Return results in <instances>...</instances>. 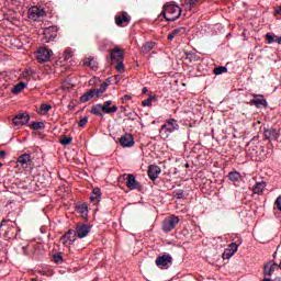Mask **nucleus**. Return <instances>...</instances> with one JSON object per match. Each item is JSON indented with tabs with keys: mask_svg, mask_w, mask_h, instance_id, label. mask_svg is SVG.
I'll list each match as a JSON object with an SVG mask.
<instances>
[{
	"mask_svg": "<svg viewBox=\"0 0 281 281\" xmlns=\"http://www.w3.org/2000/svg\"><path fill=\"white\" fill-rule=\"evenodd\" d=\"M113 101L108 100L103 104L98 103L92 105L90 113L97 115L98 117H104V114L113 115L117 113V105H112Z\"/></svg>",
	"mask_w": 281,
	"mask_h": 281,
	"instance_id": "f257e3e1",
	"label": "nucleus"
},
{
	"mask_svg": "<svg viewBox=\"0 0 281 281\" xmlns=\"http://www.w3.org/2000/svg\"><path fill=\"white\" fill-rule=\"evenodd\" d=\"M181 7L179 5H175V4H165L164 9L161 11V14L164 15V19H166V21H177V19H179V16H181Z\"/></svg>",
	"mask_w": 281,
	"mask_h": 281,
	"instance_id": "f03ea898",
	"label": "nucleus"
},
{
	"mask_svg": "<svg viewBox=\"0 0 281 281\" xmlns=\"http://www.w3.org/2000/svg\"><path fill=\"white\" fill-rule=\"evenodd\" d=\"M175 131H179V123L175 119H169L160 127V137L162 139H168L170 137V134L175 133Z\"/></svg>",
	"mask_w": 281,
	"mask_h": 281,
	"instance_id": "7ed1b4c3",
	"label": "nucleus"
},
{
	"mask_svg": "<svg viewBox=\"0 0 281 281\" xmlns=\"http://www.w3.org/2000/svg\"><path fill=\"white\" fill-rule=\"evenodd\" d=\"M178 223H179V217L177 215H170L166 217L162 221V232H166L167 234L168 232H172V229L177 227Z\"/></svg>",
	"mask_w": 281,
	"mask_h": 281,
	"instance_id": "20e7f679",
	"label": "nucleus"
},
{
	"mask_svg": "<svg viewBox=\"0 0 281 281\" xmlns=\"http://www.w3.org/2000/svg\"><path fill=\"white\" fill-rule=\"evenodd\" d=\"M114 21L117 27H125V25H128L131 23V16L126 11H122L121 13L115 15Z\"/></svg>",
	"mask_w": 281,
	"mask_h": 281,
	"instance_id": "39448f33",
	"label": "nucleus"
},
{
	"mask_svg": "<svg viewBox=\"0 0 281 281\" xmlns=\"http://www.w3.org/2000/svg\"><path fill=\"white\" fill-rule=\"evenodd\" d=\"M52 54H53L52 49L47 47H40L37 49L36 58L38 63H47L49 58H52Z\"/></svg>",
	"mask_w": 281,
	"mask_h": 281,
	"instance_id": "423d86ee",
	"label": "nucleus"
},
{
	"mask_svg": "<svg viewBox=\"0 0 281 281\" xmlns=\"http://www.w3.org/2000/svg\"><path fill=\"white\" fill-rule=\"evenodd\" d=\"M251 98H255L250 100V104L256 106V109H260V106H263V109H267L269 106V103L267 102V99H265V95L252 93Z\"/></svg>",
	"mask_w": 281,
	"mask_h": 281,
	"instance_id": "0eeeda50",
	"label": "nucleus"
},
{
	"mask_svg": "<svg viewBox=\"0 0 281 281\" xmlns=\"http://www.w3.org/2000/svg\"><path fill=\"white\" fill-rule=\"evenodd\" d=\"M172 265V256L170 254H164L162 256H158L156 258V266L161 269H168V266Z\"/></svg>",
	"mask_w": 281,
	"mask_h": 281,
	"instance_id": "6e6552de",
	"label": "nucleus"
},
{
	"mask_svg": "<svg viewBox=\"0 0 281 281\" xmlns=\"http://www.w3.org/2000/svg\"><path fill=\"white\" fill-rule=\"evenodd\" d=\"M91 232V226L87 224H78L75 229V235L77 238H87Z\"/></svg>",
	"mask_w": 281,
	"mask_h": 281,
	"instance_id": "1a4fd4ad",
	"label": "nucleus"
},
{
	"mask_svg": "<svg viewBox=\"0 0 281 281\" xmlns=\"http://www.w3.org/2000/svg\"><path fill=\"white\" fill-rule=\"evenodd\" d=\"M41 16H45V11L38 7H31L29 9V19L31 21H38Z\"/></svg>",
	"mask_w": 281,
	"mask_h": 281,
	"instance_id": "9d476101",
	"label": "nucleus"
},
{
	"mask_svg": "<svg viewBox=\"0 0 281 281\" xmlns=\"http://www.w3.org/2000/svg\"><path fill=\"white\" fill-rule=\"evenodd\" d=\"M18 166H21V168L27 169L32 166V155L31 154H22L19 156Z\"/></svg>",
	"mask_w": 281,
	"mask_h": 281,
	"instance_id": "9b49d317",
	"label": "nucleus"
},
{
	"mask_svg": "<svg viewBox=\"0 0 281 281\" xmlns=\"http://www.w3.org/2000/svg\"><path fill=\"white\" fill-rule=\"evenodd\" d=\"M110 58L112 63H122V60H124V50L115 47L114 49L110 50Z\"/></svg>",
	"mask_w": 281,
	"mask_h": 281,
	"instance_id": "f8f14e48",
	"label": "nucleus"
},
{
	"mask_svg": "<svg viewBox=\"0 0 281 281\" xmlns=\"http://www.w3.org/2000/svg\"><path fill=\"white\" fill-rule=\"evenodd\" d=\"M119 142L123 148H132V146H135V138L128 133L121 136Z\"/></svg>",
	"mask_w": 281,
	"mask_h": 281,
	"instance_id": "ddd939ff",
	"label": "nucleus"
},
{
	"mask_svg": "<svg viewBox=\"0 0 281 281\" xmlns=\"http://www.w3.org/2000/svg\"><path fill=\"white\" fill-rule=\"evenodd\" d=\"M56 36H58V30L55 26H49L44 30L45 43H49L50 41H54Z\"/></svg>",
	"mask_w": 281,
	"mask_h": 281,
	"instance_id": "4468645a",
	"label": "nucleus"
},
{
	"mask_svg": "<svg viewBox=\"0 0 281 281\" xmlns=\"http://www.w3.org/2000/svg\"><path fill=\"white\" fill-rule=\"evenodd\" d=\"M147 175L151 181H156L159 178V175H161V168L157 165H150Z\"/></svg>",
	"mask_w": 281,
	"mask_h": 281,
	"instance_id": "2eb2a0df",
	"label": "nucleus"
},
{
	"mask_svg": "<svg viewBox=\"0 0 281 281\" xmlns=\"http://www.w3.org/2000/svg\"><path fill=\"white\" fill-rule=\"evenodd\" d=\"M263 135L266 139H269V142H273V140L276 142L280 139V132L276 128L266 130L263 132Z\"/></svg>",
	"mask_w": 281,
	"mask_h": 281,
	"instance_id": "dca6fc26",
	"label": "nucleus"
},
{
	"mask_svg": "<svg viewBox=\"0 0 281 281\" xmlns=\"http://www.w3.org/2000/svg\"><path fill=\"white\" fill-rule=\"evenodd\" d=\"M126 187L128 190H137L139 187V182H137V179H135V176L133 173L127 175V181Z\"/></svg>",
	"mask_w": 281,
	"mask_h": 281,
	"instance_id": "f3484780",
	"label": "nucleus"
},
{
	"mask_svg": "<svg viewBox=\"0 0 281 281\" xmlns=\"http://www.w3.org/2000/svg\"><path fill=\"white\" fill-rule=\"evenodd\" d=\"M109 82H111V80L106 79L98 89H95V98H102L104 92H106V89H109Z\"/></svg>",
	"mask_w": 281,
	"mask_h": 281,
	"instance_id": "a211bd4d",
	"label": "nucleus"
},
{
	"mask_svg": "<svg viewBox=\"0 0 281 281\" xmlns=\"http://www.w3.org/2000/svg\"><path fill=\"white\" fill-rule=\"evenodd\" d=\"M101 196H102V191L100 190V188H94L92 190L91 195H90L91 203H93L94 205L100 203V198Z\"/></svg>",
	"mask_w": 281,
	"mask_h": 281,
	"instance_id": "6ab92c4d",
	"label": "nucleus"
},
{
	"mask_svg": "<svg viewBox=\"0 0 281 281\" xmlns=\"http://www.w3.org/2000/svg\"><path fill=\"white\" fill-rule=\"evenodd\" d=\"M278 267L277 262L269 261L263 266V274L265 276H273V271H276V268Z\"/></svg>",
	"mask_w": 281,
	"mask_h": 281,
	"instance_id": "aec40b11",
	"label": "nucleus"
},
{
	"mask_svg": "<svg viewBox=\"0 0 281 281\" xmlns=\"http://www.w3.org/2000/svg\"><path fill=\"white\" fill-rule=\"evenodd\" d=\"M265 188H267V182H256V184L252 188L254 194L262 195L265 193Z\"/></svg>",
	"mask_w": 281,
	"mask_h": 281,
	"instance_id": "412c9836",
	"label": "nucleus"
},
{
	"mask_svg": "<svg viewBox=\"0 0 281 281\" xmlns=\"http://www.w3.org/2000/svg\"><path fill=\"white\" fill-rule=\"evenodd\" d=\"M95 98V89H90L80 97V102H89Z\"/></svg>",
	"mask_w": 281,
	"mask_h": 281,
	"instance_id": "4be33fe9",
	"label": "nucleus"
},
{
	"mask_svg": "<svg viewBox=\"0 0 281 281\" xmlns=\"http://www.w3.org/2000/svg\"><path fill=\"white\" fill-rule=\"evenodd\" d=\"M18 232H19V229H16V226L15 225H11L5 231V236H7V238H16Z\"/></svg>",
	"mask_w": 281,
	"mask_h": 281,
	"instance_id": "5701e85b",
	"label": "nucleus"
},
{
	"mask_svg": "<svg viewBox=\"0 0 281 281\" xmlns=\"http://www.w3.org/2000/svg\"><path fill=\"white\" fill-rule=\"evenodd\" d=\"M23 89H25V82L20 81L19 83L13 86V88L11 89V93L19 95V93H21V91H23Z\"/></svg>",
	"mask_w": 281,
	"mask_h": 281,
	"instance_id": "b1692460",
	"label": "nucleus"
},
{
	"mask_svg": "<svg viewBox=\"0 0 281 281\" xmlns=\"http://www.w3.org/2000/svg\"><path fill=\"white\" fill-rule=\"evenodd\" d=\"M240 178H241L240 172H238V171H236V170L231 171V172L228 173V179H229V181H232L233 183H236V182L240 181Z\"/></svg>",
	"mask_w": 281,
	"mask_h": 281,
	"instance_id": "393cba45",
	"label": "nucleus"
},
{
	"mask_svg": "<svg viewBox=\"0 0 281 281\" xmlns=\"http://www.w3.org/2000/svg\"><path fill=\"white\" fill-rule=\"evenodd\" d=\"M52 111V106L47 103H42L38 110V115H47Z\"/></svg>",
	"mask_w": 281,
	"mask_h": 281,
	"instance_id": "a878e982",
	"label": "nucleus"
},
{
	"mask_svg": "<svg viewBox=\"0 0 281 281\" xmlns=\"http://www.w3.org/2000/svg\"><path fill=\"white\" fill-rule=\"evenodd\" d=\"M71 236H74V231L69 229L64 236L60 237V243H63V245H67L68 240H74L71 239Z\"/></svg>",
	"mask_w": 281,
	"mask_h": 281,
	"instance_id": "bb28decb",
	"label": "nucleus"
},
{
	"mask_svg": "<svg viewBox=\"0 0 281 281\" xmlns=\"http://www.w3.org/2000/svg\"><path fill=\"white\" fill-rule=\"evenodd\" d=\"M83 66L85 67H90V69H95V59L93 57H88L83 60Z\"/></svg>",
	"mask_w": 281,
	"mask_h": 281,
	"instance_id": "cd10ccee",
	"label": "nucleus"
},
{
	"mask_svg": "<svg viewBox=\"0 0 281 281\" xmlns=\"http://www.w3.org/2000/svg\"><path fill=\"white\" fill-rule=\"evenodd\" d=\"M77 212L79 214H81V216H87L89 209H88L87 204L82 203V204L77 205Z\"/></svg>",
	"mask_w": 281,
	"mask_h": 281,
	"instance_id": "c85d7f7f",
	"label": "nucleus"
},
{
	"mask_svg": "<svg viewBox=\"0 0 281 281\" xmlns=\"http://www.w3.org/2000/svg\"><path fill=\"white\" fill-rule=\"evenodd\" d=\"M199 0H184V5L187 10H192V8H196Z\"/></svg>",
	"mask_w": 281,
	"mask_h": 281,
	"instance_id": "c756f323",
	"label": "nucleus"
},
{
	"mask_svg": "<svg viewBox=\"0 0 281 281\" xmlns=\"http://www.w3.org/2000/svg\"><path fill=\"white\" fill-rule=\"evenodd\" d=\"M187 58L188 60H190V63H199V60H201V58L199 57V55H196V53H188Z\"/></svg>",
	"mask_w": 281,
	"mask_h": 281,
	"instance_id": "7c9ffc66",
	"label": "nucleus"
},
{
	"mask_svg": "<svg viewBox=\"0 0 281 281\" xmlns=\"http://www.w3.org/2000/svg\"><path fill=\"white\" fill-rule=\"evenodd\" d=\"M18 120L21 121L22 124H27V122H30V114L27 113H20L18 114Z\"/></svg>",
	"mask_w": 281,
	"mask_h": 281,
	"instance_id": "2f4dec72",
	"label": "nucleus"
},
{
	"mask_svg": "<svg viewBox=\"0 0 281 281\" xmlns=\"http://www.w3.org/2000/svg\"><path fill=\"white\" fill-rule=\"evenodd\" d=\"M31 128L33 131H41V130L45 128V123H43V122H33L31 124Z\"/></svg>",
	"mask_w": 281,
	"mask_h": 281,
	"instance_id": "473e14b6",
	"label": "nucleus"
},
{
	"mask_svg": "<svg viewBox=\"0 0 281 281\" xmlns=\"http://www.w3.org/2000/svg\"><path fill=\"white\" fill-rule=\"evenodd\" d=\"M213 74H215V76H221V74H227V67L218 66L214 68Z\"/></svg>",
	"mask_w": 281,
	"mask_h": 281,
	"instance_id": "72a5a7b5",
	"label": "nucleus"
},
{
	"mask_svg": "<svg viewBox=\"0 0 281 281\" xmlns=\"http://www.w3.org/2000/svg\"><path fill=\"white\" fill-rule=\"evenodd\" d=\"M72 140H74V138L64 136V137L59 140V144H61V146H69V144H71Z\"/></svg>",
	"mask_w": 281,
	"mask_h": 281,
	"instance_id": "f704fd0d",
	"label": "nucleus"
},
{
	"mask_svg": "<svg viewBox=\"0 0 281 281\" xmlns=\"http://www.w3.org/2000/svg\"><path fill=\"white\" fill-rule=\"evenodd\" d=\"M232 256H234V252H232L228 248H226L224 250V252L222 254L223 260H229V258H232Z\"/></svg>",
	"mask_w": 281,
	"mask_h": 281,
	"instance_id": "c9c22d12",
	"label": "nucleus"
},
{
	"mask_svg": "<svg viewBox=\"0 0 281 281\" xmlns=\"http://www.w3.org/2000/svg\"><path fill=\"white\" fill-rule=\"evenodd\" d=\"M175 199H186V193H183V190H177L173 191Z\"/></svg>",
	"mask_w": 281,
	"mask_h": 281,
	"instance_id": "e433bc0d",
	"label": "nucleus"
},
{
	"mask_svg": "<svg viewBox=\"0 0 281 281\" xmlns=\"http://www.w3.org/2000/svg\"><path fill=\"white\" fill-rule=\"evenodd\" d=\"M144 49L145 52H151V49H155V43L154 42H147L144 44Z\"/></svg>",
	"mask_w": 281,
	"mask_h": 281,
	"instance_id": "4c0bfd02",
	"label": "nucleus"
},
{
	"mask_svg": "<svg viewBox=\"0 0 281 281\" xmlns=\"http://www.w3.org/2000/svg\"><path fill=\"white\" fill-rule=\"evenodd\" d=\"M153 100H155V97L150 95L148 99H146L142 102V105L143 106H153Z\"/></svg>",
	"mask_w": 281,
	"mask_h": 281,
	"instance_id": "58836bf2",
	"label": "nucleus"
},
{
	"mask_svg": "<svg viewBox=\"0 0 281 281\" xmlns=\"http://www.w3.org/2000/svg\"><path fill=\"white\" fill-rule=\"evenodd\" d=\"M117 65H116V71H119V74H124V60H121V61H116Z\"/></svg>",
	"mask_w": 281,
	"mask_h": 281,
	"instance_id": "ea45409f",
	"label": "nucleus"
},
{
	"mask_svg": "<svg viewBox=\"0 0 281 281\" xmlns=\"http://www.w3.org/2000/svg\"><path fill=\"white\" fill-rule=\"evenodd\" d=\"M226 249L231 250L232 254H236V251H238V244L232 243L228 245V247Z\"/></svg>",
	"mask_w": 281,
	"mask_h": 281,
	"instance_id": "a19ab883",
	"label": "nucleus"
},
{
	"mask_svg": "<svg viewBox=\"0 0 281 281\" xmlns=\"http://www.w3.org/2000/svg\"><path fill=\"white\" fill-rule=\"evenodd\" d=\"M88 122H89V116H85V117L80 119V121L78 122V126H80V128H82L83 126H87Z\"/></svg>",
	"mask_w": 281,
	"mask_h": 281,
	"instance_id": "79ce46f5",
	"label": "nucleus"
},
{
	"mask_svg": "<svg viewBox=\"0 0 281 281\" xmlns=\"http://www.w3.org/2000/svg\"><path fill=\"white\" fill-rule=\"evenodd\" d=\"M53 260L57 263V265H61V262L64 261L63 259V255L57 254L53 256Z\"/></svg>",
	"mask_w": 281,
	"mask_h": 281,
	"instance_id": "37998d69",
	"label": "nucleus"
},
{
	"mask_svg": "<svg viewBox=\"0 0 281 281\" xmlns=\"http://www.w3.org/2000/svg\"><path fill=\"white\" fill-rule=\"evenodd\" d=\"M266 41H268V45H271V43H276V37L271 33H267Z\"/></svg>",
	"mask_w": 281,
	"mask_h": 281,
	"instance_id": "c03bdc74",
	"label": "nucleus"
},
{
	"mask_svg": "<svg viewBox=\"0 0 281 281\" xmlns=\"http://www.w3.org/2000/svg\"><path fill=\"white\" fill-rule=\"evenodd\" d=\"M172 32L176 36L179 34H186V27L175 29V30H172Z\"/></svg>",
	"mask_w": 281,
	"mask_h": 281,
	"instance_id": "a18cd8bd",
	"label": "nucleus"
},
{
	"mask_svg": "<svg viewBox=\"0 0 281 281\" xmlns=\"http://www.w3.org/2000/svg\"><path fill=\"white\" fill-rule=\"evenodd\" d=\"M71 56H74V52L71 50L64 52V60H68L69 58H71Z\"/></svg>",
	"mask_w": 281,
	"mask_h": 281,
	"instance_id": "49530a36",
	"label": "nucleus"
},
{
	"mask_svg": "<svg viewBox=\"0 0 281 281\" xmlns=\"http://www.w3.org/2000/svg\"><path fill=\"white\" fill-rule=\"evenodd\" d=\"M13 124H14L15 126H25V125L21 122V120L19 119L18 115H15V117L13 119Z\"/></svg>",
	"mask_w": 281,
	"mask_h": 281,
	"instance_id": "de8ad7c7",
	"label": "nucleus"
},
{
	"mask_svg": "<svg viewBox=\"0 0 281 281\" xmlns=\"http://www.w3.org/2000/svg\"><path fill=\"white\" fill-rule=\"evenodd\" d=\"M274 205H277V210L281 212V195L277 198Z\"/></svg>",
	"mask_w": 281,
	"mask_h": 281,
	"instance_id": "09e8293b",
	"label": "nucleus"
},
{
	"mask_svg": "<svg viewBox=\"0 0 281 281\" xmlns=\"http://www.w3.org/2000/svg\"><path fill=\"white\" fill-rule=\"evenodd\" d=\"M177 35L173 33V31H171L168 35H167V40L168 41H175V37H176Z\"/></svg>",
	"mask_w": 281,
	"mask_h": 281,
	"instance_id": "8fccbe9b",
	"label": "nucleus"
},
{
	"mask_svg": "<svg viewBox=\"0 0 281 281\" xmlns=\"http://www.w3.org/2000/svg\"><path fill=\"white\" fill-rule=\"evenodd\" d=\"M8 154L5 153V150H1L0 149V159H5V156H7Z\"/></svg>",
	"mask_w": 281,
	"mask_h": 281,
	"instance_id": "3c124183",
	"label": "nucleus"
},
{
	"mask_svg": "<svg viewBox=\"0 0 281 281\" xmlns=\"http://www.w3.org/2000/svg\"><path fill=\"white\" fill-rule=\"evenodd\" d=\"M274 43H278L279 45H281V36L277 37V38L274 40Z\"/></svg>",
	"mask_w": 281,
	"mask_h": 281,
	"instance_id": "603ef678",
	"label": "nucleus"
},
{
	"mask_svg": "<svg viewBox=\"0 0 281 281\" xmlns=\"http://www.w3.org/2000/svg\"><path fill=\"white\" fill-rule=\"evenodd\" d=\"M143 93H148V88H143Z\"/></svg>",
	"mask_w": 281,
	"mask_h": 281,
	"instance_id": "864d4df0",
	"label": "nucleus"
},
{
	"mask_svg": "<svg viewBox=\"0 0 281 281\" xmlns=\"http://www.w3.org/2000/svg\"><path fill=\"white\" fill-rule=\"evenodd\" d=\"M272 281H281V277H277Z\"/></svg>",
	"mask_w": 281,
	"mask_h": 281,
	"instance_id": "5fc2aeb1",
	"label": "nucleus"
},
{
	"mask_svg": "<svg viewBox=\"0 0 281 281\" xmlns=\"http://www.w3.org/2000/svg\"><path fill=\"white\" fill-rule=\"evenodd\" d=\"M3 223H8V221L3 220L0 224V227H3Z\"/></svg>",
	"mask_w": 281,
	"mask_h": 281,
	"instance_id": "6e6d98bb",
	"label": "nucleus"
},
{
	"mask_svg": "<svg viewBox=\"0 0 281 281\" xmlns=\"http://www.w3.org/2000/svg\"><path fill=\"white\" fill-rule=\"evenodd\" d=\"M125 100H131V95H125Z\"/></svg>",
	"mask_w": 281,
	"mask_h": 281,
	"instance_id": "4d7b16f0",
	"label": "nucleus"
},
{
	"mask_svg": "<svg viewBox=\"0 0 281 281\" xmlns=\"http://www.w3.org/2000/svg\"><path fill=\"white\" fill-rule=\"evenodd\" d=\"M262 281H273V280H271V279H267V278H266V279H263Z\"/></svg>",
	"mask_w": 281,
	"mask_h": 281,
	"instance_id": "13d9d810",
	"label": "nucleus"
},
{
	"mask_svg": "<svg viewBox=\"0 0 281 281\" xmlns=\"http://www.w3.org/2000/svg\"><path fill=\"white\" fill-rule=\"evenodd\" d=\"M3 167V162L2 161H0V168H2Z\"/></svg>",
	"mask_w": 281,
	"mask_h": 281,
	"instance_id": "bf43d9fd",
	"label": "nucleus"
},
{
	"mask_svg": "<svg viewBox=\"0 0 281 281\" xmlns=\"http://www.w3.org/2000/svg\"><path fill=\"white\" fill-rule=\"evenodd\" d=\"M186 168H190V165H189V164H187V165H186Z\"/></svg>",
	"mask_w": 281,
	"mask_h": 281,
	"instance_id": "052dcab7",
	"label": "nucleus"
}]
</instances>
